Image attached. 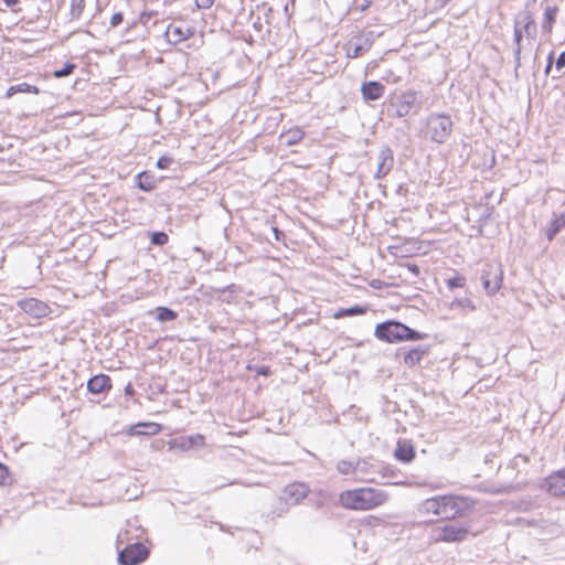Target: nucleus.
<instances>
[{
    "label": "nucleus",
    "mask_w": 565,
    "mask_h": 565,
    "mask_svg": "<svg viewBox=\"0 0 565 565\" xmlns=\"http://www.w3.org/2000/svg\"><path fill=\"white\" fill-rule=\"evenodd\" d=\"M530 2L524 10L515 14L513 20V43L515 45L513 55L515 62V76H519L521 66V52L526 46H532L537 35V25L532 12L529 10Z\"/></svg>",
    "instance_id": "f257e3e1"
},
{
    "label": "nucleus",
    "mask_w": 565,
    "mask_h": 565,
    "mask_svg": "<svg viewBox=\"0 0 565 565\" xmlns=\"http://www.w3.org/2000/svg\"><path fill=\"white\" fill-rule=\"evenodd\" d=\"M387 499V494L376 488H358L340 494L341 505L355 511L372 510L385 503Z\"/></svg>",
    "instance_id": "f03ea898"
},
{
    "label": "nucleus",
    "mask_w": 565,
    "mask_h": 565,
    "mask_svg": "<svg viewBox=\"0 0 565 565\" xmlns=\"http://www.w3.org/2000/svg\"><path fill=\"white\" fill-rule=\"evenodd\" d=\"M374 334L379 340L387 343L418 341L427 338V334L416 331L397 320H387L379 323L375 327Z\"/></svg>",
    "instance_id": "7ed1b4c3"
},
{
    "label": "nucleus",
    "mask_w": 565,
    "mask_h": 565,
    "mask_svg": "<svg viewBox=\"0 0 565 565\" xmlns=\"http://www.w3.org/2000/svg\"><path fill=\"white\" fill-rule=\"evenodd\" d=\"M452 120L449 115L434 113L427 117L426 129L429 139L437 143H444L452 131Z\"/></svg>",
    "instance_id": "20e7f679"
},
{
    "label": "nucleus",
    "mask_w": 565,
    "mask_h": 565,
    "mask_svg": "<svg viewBox=\"0 0 565 565\" xmlns=\"http://www.w3.org/2000/svg\"><path fill=\"white\" fill-rule=\"evenodd\" d=\"M417 98L418 94L414 90L403 92L402 94L392 97L388 103L384 105L385 111L387 116L392 118L406 117L411 114Z\"/></svg>",
    "instance_id": "39448f33"
},
{
    "label": "nucleus",
    "mask_w": 565,
    "mask_h": 565,
    "mask_svg": "<svg viewBox=\"0 0 565 565\" xmlns=\"http://www.w3.org/2000/svg\"><path fill=\"white\" fill-rule=\"evenodd\" d=\"M471 504L467 498L459 495H441L440 513L441 520H455L462 516Z\"/></svg>",
    "instance_id": "423d86ee"
},
{
    "label": "nucleus",
    "mask_w": 565,
    "mask_h": 565,
    "mask_svg": "<svg viewBox=\"0 0 565 565\" xmlns=\"http://www.w3.org/2000/svg\"><path fill=\"white\" fill-rule=\"evenodd\" d=\"M503 270L500 264L484 263L481 268L480 280L487 295H494L502 286Z\"/></svg>",
    "instance_id": "0eeeda50"
},
{
    "label": "nucleus",
    "mask_w": 565,
    "mask_h": 565,
    "mask_svg": "<svg viewBox=\"0 0 565 565\" xmlns=\"http://www.w3.org/2000/svg\"><path fill=\"white\" fill-rule=\"evenodd\" d=\"M150 555V550L142 543L137 542L127 545L118 552L119 565H139Z\"/></svg>",
    "instance_id": "6e6552de"
},
{
    "label": "nucleus",
    "mask_w": 565,
    "mask_h": 565,
    "mask_svg": "<svg viewBox=\"0 0 565 565\" xmlns=\"http://www.w3.org/2000/svg\"><path fill=\"white\" fill-rule=\"evenodd\" d=\"M435 541L446 543L463 542L469 534V527L458 523H449L435 529Z\"/></svg>",
    "instance_id": "1a4fd4ad"
},
{
    "label": "nucleus",
    "mask_w": 565,
    "mask_h": 565,
    "mask_svg": "<svg viewBox=\"0 0 565 565\" xmlns=\"http://www.w3.org/2000/svg\"><path fill=\"white\" fill-rule=\"evenodd\" d=\"M17 306L33 319L45 318L52 312L50 306L46 302L36 298L20 299L17 302Z\"/></svg>",
    "instance_id": "9d476101"
},
{
    "label": "nucleus",
    "mask_w": 565,
    "mask_h": 565,
    "mask_svg": "<svg viewBox=\"0 0 565 565\" xmlns=\"http://www.w3.org/2000/svg\"><path fill=\"white\" fill-rule=\"evenodd\" d=\"M394 167L393 150L388 146H383L377 154V169L374 178L381 180L385 178Z\"/></svg>",
    "instance_id": "9b49d317"
},
{
    "label": "nucleus",
    "mask_w": 565,
    "mask_h": 565,
    "mask_svg": "<svg viewBox=\"0 0 565 565\" xmlns=\"http://www.w3.org/2000/svg\"><path fill=\"white\" fill-rule=\"evenodd\" d=\"M308 492L309 488L307 484L301 482H294L285 487V489L281 492V497L292 507L298 504L302 499H305Z\"/></svg>",
    "instance_id": "f8f14e48"
},
{
    "label": "nucleus",
    "mask_w": 565,
    "mask_h": 565,
    "mask_svg": "<svg viewBox=\"0 0 565 565\" xmlns=\"http://www.w3.org/2000/svg\"><path fill=\"white\" fill-rule=\"evenodd\" d=\"M204 440L205 438L201 434L181 436L170 440L169 446L170 449L188 451L193 448L202 447L204 445Z\"/></svg>",
    "instance_id": "ddd939ff"
},
{
    "label": "nucleus",
    "mask_w": 565,
    "mask_h": 565,
    "mask_svg": "<svg viewBox=\"0 0 565 565\" xmlns=\"http://www.w3.org/2000/svg\"><path fill=\"white\" fill-rule=\"evenodd\" d=\"M545 486L552 495L558 497L565 494V468L546 477Z\"/></svg>",
    "instance_id": "4468645a"
},
{
    "label": "nucleus",
    "mask_w": 565,
    "mask_h": 565,
    "mask_svg": "<svg viewBox=\"0 0 565 565\" xmlns=\"http://www.w3.org/2000/svg\"><path fill=\"white\" fill-rule=\"evenodd\" d=\"M385 92V86L377 81L364 82L361 85V94L364 102H374L380 99Z\"/></svg>",
    "instance_id": "2eb2a0df"
},
{
    "label": "nucleus",
    "mask_w": 565,
    "mask_h": 565,
    "mask_svg": "<svg viewBox=\"0 0 565 565\" xmlns=\"http://www.w3.org/2000/svg\"><path fill=\"white\" fill-rule=\"evenodd\" d=\"M161 425L153 422H141L132 425L128 429L130 436H153L161 431Z\"/></svg>",
    "instance_id": "dca6fc26"
},
{
    "label": "nucleus",
    "mask_w": 565,
    "mask_h": 565,
    "mask_svg": "<svg viewBox=\"0 0 565 565\" xmlns=\"http://www.w3.org/2000/svg\"><path fill=\"white\" fill-rule=\"evenodd\" d=\"M111 388V380L106 374H97L87 382V390L92 394H103Z\"/></svg>",
    "instance_id": "f3484780"
},
{
    "label": "nucleus",
    "mask_w": 565,
    "mask_h": 565,
    "mask_svg": "<svg viewBox=\"0 0 565 565\" xmlns=\"http://www.w3.org/2000/svg\"><path fill=\"white\" fill-rule=\"evenodd\" d=\"M395 457L398 461L408 463L415 457V449L412 444L399 440L395 449Z\"/></svg>",
    "instance_id": "a211bd4d"
},
{
    "label": "nucleus",
    "mask_w": 565,
    "mask_h": 565,
    "mask_svg": "<svg viewBox=\"0 0 565 565\" xmlns=\"http://www.w3.org/2000/svg\"><path fill=\"white\" fill-rule=\"evenodd\" d=\"M136 185L145 192H150L156 188V178L150 171H142L135 177Z\"/></svg>",
    "instance_id": "6ab92c4d"
},
{
    "label": "nucleus",
    "mask_w": 565,
    "mask_h": 565,
    "mask_svg": "<svg viewBox=\"0 0 565 565\" xmlns=\"http://www.w3.org/2000/svg\"><path fill=\"white\" fill-rule=\"evenodd\" d=\"M372 45V40L365 38L362 42L353 44L352 42L349 44L347 49V56L349 58H356L363 55L365 52L370 50Z\"/></svg>",
    "instance_id": "aec40b11"
},
{
    "label": "nucleus",
    "mask_w": 565,
    "mask_h": 565,
    "mask_svg": "<svg viewBox=\"0 0 565 565\" xmlns=\"http://www.w3.org/2000/svg\"><path fill=\"white\" fill-rule=\"evenodd\" d=\"M150 316H153L159 322H169L178 318V312L169 307L159 306L153 310L149 311Z\"/></svg>",
    "instance_id": "412c9836"
},
{
    "label": "nucleus",
    "mask_w": 565,
    "mask_h": 565,
    "mask_svg": "<svg viewBox=\"0 0 565 565\" xmlns=\"http://www.w3.org/2000/svg\"><path fill=\"white\" fill-rule=\"evenodd\" d=\"M557 12H558V8L556 6H554V7L547 6L545 8L544 13H543L542 24H541L543 32H545V33L552 32L553 24L556 21Z\"/></svg>",
    "instance_id": "4be33fe9"
},
{
    "label": "nucleus",
    "mask_w": 565,
    "mask_h": 565,
    "mask_svg": "<svg viewBox=\"0 0 565 565\" xmlns=\"http://www.w3.org/2000/svg\"><path fill=\"white\" fill-rule=\"evenodd\" d=\"M427 348H414L407 351L404 355V363L409 367H413L422 361L423 356L427 353Z\"/></svg>",
    "instance_id": "5701e85b"
},
{
    "label": "nucleus",
    "mask_w": 565,
    "mask_h": 565,
    "mask_svg": "<svg viewBox=\"0 0 565 565\" xmlns=\"http://www.w3.org/2000/svg\"><path fill=\"white\" fill-rule=\"evenodd\" d=\"M565 227V212L556 216L546 230V238L552 242L554 237Z\"/></svg>",
    "instance_id": "b1692460"
},
{
    "label": "nucleus",
    "mask_w": 565,
    "mask_h": 565,
    "mask_svg": "<svg viewBox=\"0 0 565 565\" xmlns=\"http://www.w3.org/2000/svg\"><path fill=\"white\" fill-rule=\"evenodd\" d=\"M18 93H28L38 95L40 93L39 87L34 85H30L28 83H19L17 85H12L7 89L6 97L10 98Z\"/></svg>",
    "instance_id": "393cba45"
},
{
    "label": "nucleus",
    "mask_w": 565,
    "mask_h": 565,
    "mask_svg": "<svg viewBox=\"0 0 565 565\" xmlns=\"http://www.w3.org/2000/svg\"><path fill=\"white\" fill-rule=\"evenodd\" d=\"M367 311L366 306L354 305L350 308H341L333 313L334 319H341L344 317L362 316Z\"/></svg>",
    "instance_id": "a878e982"
},
{
    "label": "nucleus",
    "mask_w": 565,
    "mask_h": 565,
    "mask_svg": "<svg viewBox=\"0 0 565 565\" xmlns=\"http://www.w3.org/2000/svg\"><path fill=\"white\" fill-rule=\"evenodd\" d=\"M440 504H441V495L434 497V498L426 499L422 503L420 509H422V511H424L426 513H433V514L439 516Z\"/></svg>",
    "instance_id": "bb28decb"
},
{
    "label": "nucleus",
    "mask_w": 565,
    "mask_h": 565,
    "mask_svg": "<svg viewBox=\"0 0 565 565\" xmlns=\"http://www.w3.org/2000/svg\"><path fill=\"white\" fill-rule=\"evenodd\" d=\"M290 507H291L290 503L287 502L286 500H284V498L280 495L277 499L274 509L269 512L268 515L271 519L280 518V516L285 515L289 511Z\"/></svg>",
    "instance_id": "cd10ccee"
},
{
    "label": "nucleus",
    "mask_w": 565,
    "mask_h": 565,
    "mask_svg": "<svg viewBox=\"0 0 565 565\" xmlns=\"http://www.w3.org/2000/svg\"><path fill=\"white\" fill-rule=\"evenodd\" d=\"M166 34L168 36L169 42L178 43L188 38V35L183 32L182 28L174 26L170 24L167 28Z\"/></svg>",
    "instance_id": "c85d7f7f"
},
{
    "label": "nucleus",
    "mask_w": 565,
    "mask_h": 565,
    "mask_svg": "<svg viewBox=\"0 0 565 565\" xmlns=\"http://www.w3.org/2000/svg\"><path fill=\"white\" fill-rule=\"evenodd\" d=\"M305 136V132L296 127L290 130H288L285 135H282V138H285L287 146H294L298 143Z\"/></svg>",
    "instance_id": "c756f323"
},
{
    "label": "nucleus",
    "mask_w": 565,
    "mask_h": 565,
    "mask_svg": "<svg viewBox=\"0 0 565 565\" xmlns=\"http://www.w3.org/2000/svg\"><path fill=\"white\" fill-rule=\"evenodd\" d=\"M359 465H360V461L354 463L353 461H350V460H340L337 463V469L341 475H350V473H353L358 469Z\"/></svg>",
    "instance_id": "7c9ffc66"
},
{
    "label": "nucleus",
    "mask_w": 565,
    "mask_h": 565,
    "mask_svg": "<svg viewBox=\"0 0 565 565\" xmlns=\"http://www.w3.org/2000/svg\"><path fill=\"white\" fill-rule=\"evenodd\" d=\"M168 241H169L168 234L162 231L152 232L150 235V242H151V244H153L156 246H163L168 243Z\"/></svg>",
    "instance_id": "2f4dec72"
},
{
    "label": "nucleus",
    "mask_w": 565,
    "mask_h": 565,
    "mask_svg": "<svg viewBox=\"0 0 565 565\" xmlns=\"http://www.w3.org/2000/svg\"><path fill=\"white\" fill-rule=\"evenodd\" d=\"M85 8V0H71V15L73 19H78Z\"/></svg>",
    "instance_id": "473e14b6"
},
{
    "label": "nucleus",
    "mask_w": 565,
    "mask_h": 565,
    "mask_svg": "<svg viewBox=\"0 0 565 565\" xmlns=\"http://www.w3.org/2000/svg\"><path fill=\"white\" fill-rule=\"evenodd\" d=\"M75 68H76V65L74 63L66 62L62 68L54 71L53 75L56 78L66 77V76L71 75Z\"/></svg>",
    "instance_id": "72a5a7b5"
},
{
    "label": "nucleus",
    "mask_w": 565,
    "mask_h": 565,
    "mask_svg": "<svg viewBox=\"0 0 565 565\" xmlns=\"http://www.w3.org/2000/svg\"><path fill=\"white\" fill-rule=\"evenodd\" d=\"M446 284H447V287L451 290L455 288H462L466 285V278H465V276L457 274L456 276L448 278L446 280Z\"/></svg>",
    "instance_id": "f704fd0d"
},
{
    "label": "nucleus",
    "mask_w": 565,
    "mask_h": 565,
    "mask_svg": "<svg viewBox=\"0 0 565 565\" xmlns=\"http://www.w3.org/2000/svg\"><path fill=\"white\" fill-rule=\"evenodd\" d=\"M12 483V477L6 465L0 462V486L6 487Z\"/></svg>",
    "instance_id": "c9c22d12"
},
{
    "label": "nucleus",
    "mask_w": 565,
    "mask_h": 565,
    "mask_svg": "<svg viewBox=\"0 0 565 565\" xmlns=\"http://www.w3.org/2000/svg\"><path fill=\"white\" fill-rule=\"evenodd\" d=\"M174 163V160L170 156H161L157 161V168L160 170H166Z\"/></svg>",
    "instance_id": "e433bc0d"
},
{
    "label": "nucleus",
    "mask_w": 565,
    "mask_h": 565,
    "mask_svg": "<svg viewBox=\"0 0 565 565\" xmlns=\"http://www.w3.org/2000/svg\"><path fill=\"white\" fill-rule=\"evenodd\" d=\"M451 306L459 308H468L469 310L476 309L473 302L469 298L456 299L452 301Z\"/></svg>",
    "instance_id": "4c0bfd02"
},
{
    "label": "nucleus",
    "mask_w": 565,
    "mask_h": 565,
    "mask_svg": "<svg viewBox=\"0 0 565 565\" xmlns=\"http://www.w3.org/2000/svg\"><path fill=\"white\" fill-rule=\"evenodd\" d=\"M249 370H254L258 375L268 376L271 374L270 367L267 365H260V366H248Z\"/></svg>",
    "instance_id": "58836bf2"
},
{
    "label": "nucleus",
    "mask_w": 565,
    "mask_h": 565,
    "mask_svg": "<svg viewBox=\"0 0 565 565\" xmlns=\"http://www.w3.org/2000/svg\"><path fill=\"white\" fill-rule=\"evenodd\" d=\"M124 21V14L121 12H116L111 15L110 18V25L113 28H116L118 26L119 24H121Z\"/></svg>",
    "instance_id": "ea45409f"
},
{
    "label": "nucleus",
    "mask_w": 565,
    "mask_h": 565,
    "mask_svg": "<svg viewBox=\"0 0 565 565\" xmlns=\"http://www.w3.org/2000/svg\"><path fill=\"white\" fill-rule=\"evenodd\" d=\"M270 231L273 232L275 241L280 242L285 238V233L278 227L271 226Z\"/></svg>",
    "instance_id": "a19ab883"
},
{
    "label": "nucleus",
    "mask_w": 565,
    "mask_h": 565,
    "mask_svg": "<svg viewBox=\"0 0 565 565\" xmlns=\"http://www.w3.org/2000/svg\"><path fill=\"white\" fill-rule=\"evenodd\" d=\"M214 0H195V6L199 9H209L212 7Z\"/></svg>",
    "instance_id": "79ce46f5"
},
{
    "label": "nucleus",
    "mask_w": 565,
    "mask_h": 565,
    "mask_svg": "<svg viewBox=\"0 0 565 565\" xmlns=\"http://www.w3.org/2000/svg\"><path fill=\"white\" fill-rule=\"evenodd\" d=\"M565 67V51H563L556 60V68L562 70Z\"/></svg>",
    "instance_id": "37998d69"
},
{
    "label": "nucleus",
    "mask_w": 565,
    "mask_h": 565,
    "mask_svg": "<svg viewBox=\"0 0 565 565\" xmlns=\"http://www.w3.org/2000/svg\"><path fill=\"white\" fill-rule=\"evenodd\" d=\"M152 15V12H142L139 17V22L143 25H147L148 21L151 19Z\"/></svg>",
    "instance_id": "c03bdc74"
},
{
    "label": "nucleus",
    "mask_w": 565,
    "mask_h": 565,
    "mask_svg": "<svg viewBox=\"0 0 565 565\" xmlns=\"http://www.w3.org/2000/svg\"><path fill=\"white\" fill-rule=\"evenodd\" d=\"M405 267L409 273H412L414 276H418L420 270L419 267L416 264H406Z\"/></svg>",
    "instance_id": "a18cd8bd"
},
{
    "label": "nucleus",
    "mask_w": 565,
    "mask_h": 565,
    "mask_svg": "<svg viewBox=\"0 0 565 565\" xmlns=\"http://www.w3.org/2000/svg\"><path fill=\"white\" fill-rule=\"evenodd\" d=\"M451 0H435V6L437 8H444L448 2H450Z\"/></svg>",
    "instance_id": "49530a36"
},
{
    "label": "nucleus",
    "mask_w": 565,
    "mask_h": 565,
    "mask_svg": "<svg viewBox=\"0 0 565 565\" xmlns=\"http://www.w3.org/2000/svg\"><path fill=\"white\" fill-rule=\"evenodd\" d=\"M3 2L7 7L12 8L19 2V0H3Z\"/></svg>",
    "instance_id": "de8ad7c7"
},
{
    "label": "nucleus",
    "mask_w": 565,
    "mask_h": 565,
    "mask_svg": "<svg viewBox=\"0 0 565 565\" xmlns=\"http://www.w3.org/2000/svg\"><path fill=\"white\" fill-rule=\"evenodd\" d=\"M234 288H235V285H228V286H226L224 288L216 289V290L220 291V292H224L226 290H233Z\"/></svg>",
    "instance_id": "09e8293b"
},
{
    "label": "nucleus",
    "mask_w": 565,
    "mask_h": 565,
    "mask_svg": "<svg viewBox=\"0 0 565 565\" xmlns=\"http://www.w3.org/2000/svg\"><path fill=\"white\" fill-rule=\"evenodd\" d=\"M552 67L553 66L551 65V63H546V66H545V70H544V73H545L546 76L550 75Z\"/></svg>",
    "instance_id": "8fccbe9b"
},
{
    "label": "nucleus",
    "mask_w": 565,
    "mask_h": 565,
    "mask_svg": "<svg viewBox=\"0 0 565 565\" xmlns=\"http://www.w3.org/2000/svg\"><path fill=\"white\" fill-rule=\"evenodd\" d=\"M547 63H551V65L553 66V52H551L547 56Z\"/></svg>",
    "instance_id": "3c124183"
},
{
    "label": "nucleus",
    "mask_w": 565,
    "mask_h": 565,
    "mask_svg": "<svg viewBox=\"0 0 565 565\" xmlns=\"http://www.w3.org/2000/svg\"><path fill=\"white\" fill-rule=\"evenodd\" d=\"M126 392H127V393H128V392H132V388H131V386H130V385H128V386H127Z\"/></svg>",
    "instance_id": "603ef678"
}]
</instances>
